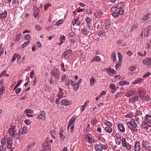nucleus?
Masks as SVG:
<instances>
[{"mask_svg": "<svg viewBox=\"0 0 151 151\" xmlns=\"http://www.w3.org/2000/svg\"><path fill=\"white\" fill-rule=\"evenodd\" d=\"M117 54L119 60L118 62L116 63L115 67L116 69L117 70H119L121 68V63L122 59V56L119 52H118Z\"/></svg>", "mask_w": 151, "mask_h": 151, "instance_id": "nucleus-6", "label": "nucleus"}, {"mask_svg": "<svg viewBox=\"0 0 151 151\" xmlns=\"http://www.w3.org/2000/svg\"><path fill=\"white\" fill-rule=\"evenodd\" d=\"M58 98L60 99L64 97V94L63 92H59L58 95Z\"/></svg>", "mask_w": 151, "mask_h": 151, "instance_id": "nucleus-49", "label": "nucleus"}, {"mask_svg": "<svg viewBox=\"0 0 151 151\" xmlns=\"http://www.w3.org/2000/svg\"><path fill=\"white\" fill-rule=\"evenodd\" d=\"M120 85L122 86L125 85H129V83L125 81H122L119 82Z\"/></svg>", "mask_w": 151, "mask_h": 151, "instance_id": "nucleus-39", "label": "nucleus"}, {"mask_svg": "<svg viewBox=\"0 0 151 151\" xmlns=\"http://www.w3.org/2000/svg\"><path fill=\"white\" fill-rule=\"evenodd\" d=\"M66 40V37L64 35H62L60 36V42H59L58 45H61L62 44L63 42H64Z\"/></svg>", "mask_w": 151, "mask_h": 151, "instance_id": "nucleus-26", "label": "nucleus"}, {"mask_svg": "<svg viewBox=\"0 0 151 151\" xmlns=\"http://www.w3.org/2000/svg\"><path fill=\"white\" fill-rule=\"evenodd\" d=\"M21 90V89L20 88H18L17 89L15 90V92L17 94H18L20 93Z\"/></svg>", "mask_w": 151, "mask_h": 151, "instance_id": "nucleus-64", "label": "nucleus"}, {"mask_svg": "<svg viewBox=\"0 0 151 151\" xmlns=\"http://www.w3.org/2000/svg\"><path fill=\"white\" fill-rule=\"evenodd\" d=\"M42 147L43 151H51V145L49 144L48 140H45L42 144Z\"/></svg>", "mask_w": 151, "mask_h": 151, "instance_id": "nucleus-5", "label": "nucleus"}, {"mask_svg": "<svg viewBox=\"0 0 151 151\" xmlns=\"http://www.w3.org/2000/svg\"><path fill=\"white\" fill-rule=\"evenodd\" d=\"M95 150L96 151H102L103 150L102 145L97 144L94 147Z\"/></svg>", "mask_w": 151, "mask_h": 151, "instance_id": "nucleus-19", "label": "nucleus"}, {"mask_svg": "<svg viewBox=\"0 0 151 151\" xmlns=\"http://www.w3.org/2000/svg\"><path fill=\"white\" fill-rule=\"evenodd\" d=\"M151 126V115L146 114L141 124L142 127L144 129L147 130Z\"/></svg>", "mask_w": 151, "mask_h": 151, "instance_id": "nucleus-2", "label": "nucleus"}, {"mask_svg": "<svg viewBox=\"0 0 151 151\" xmlns=\"http://www.w3.org/2000/svg\"><path fill=\"white\" fill-rule=\"evenodd\" d=\"M102 145L103 147V149H104V150H106L108 147L107 145L106 144H103Z\"/></svg>", "mask_w": 151, "mask_h": 151, "instance_id": "nucleus-58", "label": "nucleus"}, {"mask_svg": "<svg viewBox=\"0 0 151 151\" xmlns=\"http://www.w3.org/2000/svg\"><path fill=\"white\" fill-rule=\"evenodd\" d=\"M117 6L118 9H123L124 6V3L121 2L118 3Z\"/></svg>", "mask_w": 151, "mask_h": 151, "instance_id": "nucleus-31", "label": "nucleus"}, {"mask_svg": "<svg viewBox=\"0 0 151 151\" xmlns=\"http://www.w3.org/2000/svg\"><path fill=\"white\" fill-rule=\"evenodd\" d=\"M8 132L9 134L11 136L15 137L17 134L16 126H12L8 130Z\"/></svg>", "mask_w": 151, "mask_h": 151, "instance_id": "nucleus-7", "label": "nucleus"}, {"mask_svg": "<svg viewBox=\"0 0 151 151\" xmlns=\"http://www.w3.org/2000/svg\"><path fill=\"white\" fill-rule=\"evenodd\" d=\"M15 55V58L17 60V63L19 64H20L19 62V60L21 58V56L17 54H14Z\"/></svg>", "mask_w": 151, "mask_h": 151, "instance_id": "nucleus-36", "label": "nucleus"}, {"mask_svg": "<svg viewBox=\"0 0 151 151\" xmlns=\"http://www.w3.org/2000/svg\"><path fill=\"white\" fill-rule=\"evenodd\" d=\"M96 82L95 79L93 78H91L90 79V85L92 86Z\"/></svg>", "mask_w": 151, "mask_h": 151, "instance_id": "nucleus-46", "label": "nucleus"}, {"mask_svg": "<svg viewBox=\"0 0 151 151\" xmlns=\"http://www.w3.org/2000/svg\"><path fill=\"white\" fill-rule=\"evenodd\" d=\"M107 126H111L112 125V124L109 121H107L104 123Z\"/></svg>", "mask_w": 151, "mask_h": 151, "instance_id": "nucleus-55", "label": "nucleus"}, {"mask_svg": "<svg viewBox=\"0 0 151 151\" xmlns=\"http://www.w3.org/2000/svg\"><path fill=\"white\" fill-rule=\"evenodd\" d=\"M143 79L140 78H138L136 79L132 83L133 84H135L137 83H139L142 82Z\"/></svg>", "mask_w": 151, "mask_h": 151, "instance_id": "nucleus-25", "label": "nucleus"}, {"mask_svg": "<svg viewBox=\"0 0 151 151\" xmlns=\"http://www.w3.org/2000/svg\"><path fill=\"white\" fill-rule=\"evenodd\" d=\"M116 55L115 52H114L112 53V57L111 59L114 62H115L116 60Z\"/></svg>", "mask_w": 151, "mask_h": 151, "instance_id": "nucleus-38", "label": "nucleus"}, {"mask_svg": "<svg viewBox=\"0 0 151 151\" xmlns=\"http://www.w3.org/2000/svg\"><path fill=\"white\" fill-rule=\"evenodd\" d=\"M112 16L115 18L118 17L119 16V13L117 12H115L112 14Z\"/></svg>", "mask_w": 151, "mask_h": 151, "instance_id": "nucleus-57", "label": "nucleus"}, {"mask_svg": "<svg viewBox=\"0 0 151 151\" xmlns=\"http://www.w3.org/2000/svg\"><path fill=\"white\" fill-rule=\"evenodd\" d=\"M51 6V4H50L49 3H48L47 4H46L45 6H44V9L45 10H46L48 8L50 7Z\"/></svg>", "mask_w": 151, "mask_h": 151, "instance_id": "nucleus-54", "label": "nucleus"}, {"mask_svg": "<svg viewBox=\"0 0 151 151\" xmlns=\"http://www.w3.org/2000/svg\"><path fill=\"white\" fill-rule=\"evenodd\" d=\"M21 36V34H19V35H17L16 39V41L17 42H18L19 41Z\"/></svg>", "mask_w": 151, "mask_h": 151, "instance_id": "nucleus-59", "label": "nucleus"}, {"mask_svg": "<svg viewBox=\"0 0 151 151\" xmlns=\"http://www.w3.org/2000/svg\"><path fill=\"white\" fill-rule=\"evenodd\" d=\"M137 95L135 96L134 97H132L129 99V102L132 103H133L138 100V98Z\"/></svg>", "mask_w": 151, "mask_h": 151, "instance_id": "nucleus-21", "label": "nucleus"}, {"mask_svg": "<svg viewBox=\"0 0 151 151\" xmlns=\"http://www.w3.org/2000/svg\"><path fill=\"white\" fill-rule=\"evenodd\" d=\"M63 105L67 106L70 104V102L67 99H63L62 101Z\"/></svg>", "mask_w": 151, "mask_h": 151, "instance_id": "nucleus-29", "label": "nucleus"}, {"mask_svg": "<svg viewBox=\"0 0 151 151\" xmlns=\"http://www.w3.org/2000/svg\"><path fill=\"white\" fill-rule=\"evenodd\" d=\"M127 125L132 131L136 132L137 131V125L134 119H131L129 122H127Z\"/></svg>", "mask_w": 151, "mask_h": 151, "instance_id": "nucleus-3", "label": "nucleus"}, {"mask_svg": "<svg viewBox=\"0 0 151 151\" xmlns=\"http://www.w3.org/2000/svg\"><path fill=\"white\" fill-rule=\"evenodd\" d=\"M108 72L109 75L113 76L115 74L116 72L113 69L109 68L107 70Z\"/></svg>", "mask_w": 151, "mask_h": 151, "instance_id": "nucleus-20", "label": "nucleus"}, {"mask_svg": "<svg viewBox=\"0 0 151 151\" xmlns=\"http://www.w3.org/2000/svg\"><path fill=\"white\" fill-rule=\"evenodd\" d=\"M149 144L148 140L144 139L142 140V144L143 147L146 148L147 145Z\"/></svg>", "mask_w": 151, "mask_h": 151, "instance_id": "nucleus-27", "label": "nucleus"}, {"mask_svg": "<svg viewBox=\"0 0 151 151\" xmlns=\"http://www.w3.org/2000/svg\"><path fill=\"white\" fill-rule=\"evenodd\" d=\"M7 11L5 10L4 12L0 14V18L1 19H5L7 16Z\"/></svg>", "mask_w": 151, "mask_h": 151, "instance_id": "nucleus-23", "label": "nucleus"}, {"mask_svg": "<svg viewBox=\"0 0 151 151\" xmlns=\"http://www.w3.org/2000/svg\"><path fill=\"white\" fill-rule=\"evenodd\" d=\"M61 69H62V70L64 72H65V68H64V64L63 63L61 65Z\"/></svg>", "mask_w": 151, "mask_h": 151, "instance_id": "nucleus-62", "label": "nucleus"}, {"mask_svg": "<svg viewBox=\"0 0 151 151\" xmlns=\"http://www.w3.org/2000/svg\"><path fill=\"white\" fill-rule=\"evenodd\" d=\"M72 51L70 50H66L63 54V56L66 59L69 57L71 54H72Z\"/></svg>", "mask_w": 151, "mask_h": 151, "instance_id": "nucleus-12", "label": "nucleus"}, {"mask_svg": "<svg viewBox=\"0 0 151 151\" xmlns=\"http://www.w3.org/2000/svg\"><path fill=\"white\" fill-rule=\"evenodd\" d=\"M118 127L122 132L125 131V129L124 125L122 124H118Z\"/></svg>", "mask_w": 151, "mask_h": 151, "instance_id": "nucleus-28", "label": "nucleus"}, {"mask_svg": "<svg viewBox=\"0 0 151 151\" xmlns=\"http://www.w3.org/2000/svg\"><path fill=\"white\" fill-rule=\"evenodd\" d=\"M149 16L150 15L149 14H147L146 15L144 16L142 18V20L144 21L147 20L148 19L149 17Z\"/></svg>", "mask_w": 151, "mask_h": 151, "instance_id": "nucleus-37", "label": "nucleus"}, {"mask_svg": "<svg viewBox=\"0 0 151 151\" xmlns=\"http://www.w3.org/2000/svg\"><path fill=\"white\" fill-rule=\"evenodd\" d=\"M105 130L107 133H110L112 131V128L106 126L105 128Z\"/></svg>", "mask_w": 151, "mask_h": 151, "instance_id": "nucleus-33", "label": "nucleus"}, {"mask_svg": "<svg viewBox=\"0 0 151 151\" xmlns=\"http://www.w3.org/2000/svg\"><path fill=\"white\" fill-rule=\"evenodd\" d=\"M134 94V91H130L127 92L125 94V96L128 97H131L133 96Z\"/></svg>", "mask_w": 151, "mask_h": 151, "instance_id": "nucleus-32", "label": "nucleus"}, {"mask_svg": "<svg viewBox=\"0 0 151 151\" xmlns=\"http://www.w3.org/2000/svg\"><path fill=\"white\" fill-rule=\"evenodd\" d=\"M35 28L38 31H40L41 30L42 27L38 25H36L35 26Z\"/></svg>", "mask_w": 151, "mask_h": 151, "instance_id": "nucleus-60", "label": "nucleus"}, {"mask_svg": "<svg viewBox=\"0 0 151 151\" xmlns=\"http://www.w3.org/2000/svg\"><path fill=\"white\" fill-rule=\"evenodd\" d=\"M1 145H0V151H6V147L5 145L6 144L8 149L11 148L12 146V141L11 139L4 138L1 141Z\"/></svg>", "mask_w": 151, "mask_h": 151, "instance_id": "nucleus-1", "label": "nucleus"}, {"mask_svg": "<svg viewBox=\"0 0 151 151\" xmlns=\"http://www.w3.org/2000/svg\"><path fill=\"white\" fill-rule=\"evenodd\" d=\"M25 123L27 125H29L32 122L31 120L29 119L25 120L24 121Z\"/></svg>", "mask_w": 151, "mask_h": 151, "instance_id": "nucleus-51", "label": "nucleus"}, {"mask_svg": "<svg viewBox=\"0 0 151 151\" xmlns=\"http://www.w3.org/2000/svg\"><path fill=\"white\" fill-rule=\"evenodd\" d=\"M121 10H119L118 11L119 14L122 15H123L125 11L123 9H121Z\"/></svg>", "mask_w": 151, "mask_h": 151, "instance_id": "nucleus-53", "label": "nucleus"}, {"mask_svg": "<svg viewBox=\"0 0 151 151\" xmlns=\"http://www.w3.org/2000/svg\"><path fill=\"white\" fill-rule=\"evenodd\" d=\"M73 86V89L75 91L77 90L79 88V86H78L77 84H76Z\"/></svg>", "mask_w": 151, "mask_h": 151, "instance_id": "nucleus-63", "label": "nucleus"}, {"mask_svg": "<svg viewBox=\"0 0 151 151\" xmlns=\"http://www.w3.org/2000/svg\"><path fill=\"white\" fill-rule=\"evenodd\" d=\"M135 118L136 119V121L137 122H140L142 120L143 118L141 117V116H135Z\"/></svg>", "mask_w": 151, "mask_h": 151, "instance_id": "nucleus-35", "label": "nucleus"}, {"mask_svg": "<svg viewBox=\"0 0 151 151\" xmlns=\"http://www.w3.org/2000/svg\"><path fill=\"white\" fill-rule=\"evenodd\" d=\"M122 143L123 147L125 145L128 143L127 142L124 138H122Z\"/></svg>", "mask_w": 151, "mask_h": 151, "instance_id": "nucleus-42", "label": "nucleus"}, {"mask_svg": "<svg viewBox=\"0 0 151 151\" xmlns=\"http://www.w3.org/2000/svg\"><path fill=\"white\" fill-rule=\"evenodd\" d=\"M110 88L112 90H114V91H116V86L113 84H111L109 86Z\"/></svg>", "mask_w": 151, "mask_h": 151, "instance_id": "nucleus-44", "label": "nucleus"}, {"mask_svg": "<svg viewBox=\"0 0 151 151\" xmlns=\"http://www.w3.org/2000/svg\"><path fill=\"white\" fill-rule=\"evenodd\" d=\"M107 21H106L104 24H105V27L106 30H108L111 27V24L110 23H107Z\"/></svg>", "mask_w": 151, "mask_h": 151, "instance_id": "nucleus-34", "label": "nucleus"}, {"mask_svg": "<svg viewBox=\"0 0 151 151\" xmlns=\"http://www.w3.org/2000/svg\"><path fill=\"white\" fill-rule=\"evenodd\" d=\"M33 112V111L31 109H28L25 110L24 111L25 114H32Z\"/></svg>", "mask_w": 151, "mask_h": 151, "instance_id": "nucleus-43", "label": "nucleus"}, {"mask_svg": "<svg viewBox=\"0 0 151 151\" xmlns=\"http://www.w3.org/2000/svg\"><path fill=\"white\" fill-rule=\"evenodd\" d=\"M133 116V114L132 113H130L127 114L125 116L126 118H131Z\"/></svg>", "mask_w": 151, "mask_h": 151, "instance_id": "nucleus-52", "label": "nucleus"}, {"mask_svg": "<svg viewBox=\"0 0 151 151\" xmlns=\"http://www.w3.org/2000/svg\"><path fill=\"white\" fill-rule=\"evenodd\" d=\"M85 141L89 143H91L93 141L92 135L91 134H87L86 137Z\"/></svg>", "mask_w": 151, "mask_h": 151, "instance_id": "nucleus-11", "label": "nucleus"}, {"mask_svg": "<svg viewBox=\"0 0 151 151\" xmlns=\"http://www.w3.org/2000/svg\"><path fill=\"white\" fill-rule=\"evenodd\" d=\"M106 95V92L105 91H102L100 94L98 96L100 98L101 97H102L103 96L105 95Z\"/></svg>", "mask_w": 151, "mask_h": 151, "instance_id": "nucleus-56", "label": "nucleus"}, {"mask_svg": "<svg viewBox=\"0 0 151 151\" xmlns=\"http://www.w3.org/2000/svg\"><path fill=\"white\" fill-rule=\"evenodd\" d=\"M101 60V58L99 56H97L93 58L91 61V62H92L94 61L99 62Z\"/></svg>", "mask_w": 151, "mask_h": 151, "instance_id": "nucleus-30", "label": "nucleus"}, {"mask_svg": "<svg viewBox=\"0 0 151 151\" xmlns=\"http://www.w3.org/2000/svg\"><path fill=\"white\" fill-rule=\"evenodd\" d=\"M134 149L136 151H139L140 150V143L139 142L136 141L134 145Z\"/></svg>", "mask_w": 151, "mask_h": 151, "instance_id": "nucleus-22", "label": "nucleus"}, {"mask_svg": "<svg viewBox=\"0 0 151 151\" xmlns=\"http://www.w3.org/2000/svg\"><path fill=\"white\" fill-rule=\"evenodd\" d=\"M123 147H125L127 150H130L131 149V145L128 143L127 144L125 145Z\"/></svg>", "mask_w": 151, "mask_h": 151, "instance_id": "nucleus-41", "label": "nucleus"}, {"mask_svg": "<svg viewBox=\"0 0 151 151\" xmlns=\"http://www.w3.org/2000/svg\"><path fill=\"white\" fill-rule=\"evenodd\" d=\"M118 9V7H117V6H113L111 8V12H114L117 11Z\"/></svg>", "mask_w": 151, "mask_h": 151, "instance_id": "nucleus-47", "label": "nucleus"}, {"mask_svg": "<svg viewBox=\"0 0 151 151\" xmlns=\"http://www.w3.org/2000/svg\"><path fill=\"white\" fill-rule=\"evenodd\" d=\"M145 94V90L144 89L139 88L138 89L135 93V95H138L141 97L142 96Z\"/></svg>", "mask_w": 151, "mask_h": 151, "instance_id": "nucleus-10", "label": "nucleus"}, {"mask_svg": "<svg viewBox=\"0 0 151 151\" xmlns=\"http://www.w3.org/2000/svg\"><path fill=\"white\" fill-rule=\"evenodd\" d=\"M107 32H105L104 30H103L99 31L98 34L99 36L106 37L107 35Z\"/></svg>", "mask_w": 151, "mask_h": 151, "instance_id": "nucleus-24", "label": "nucleus"}, {"mask_svg": "<svg viewBox=\"0 0 151 151\" xmlns=\"http://www.w3.org/2000/svg\"><path fill=\"white\" fill-rule=\"evenodd\" d=\"M63 22V20L62 19H60L56 23V25L57 26L59 25L62 24Z\"/></svg>", "mask_w": 151, "mask_h": 151, "instance_id": "nucleus-61", "label": "nucleus"}, {"mask_svg": "<svg viewBox=\"0 0 151 151\" xmlns=\"http://www.w3.org/2000/svg\"><path fill=\"white\" fill-rule=\"evenodd\" d=\"M29 42V40H28L26 41H25L24 43L21 46L22 48H24V47L27 45H28Z\"/></svg>", "mask_w": 151, "mask_h": 151, "instance_id": "nucleus-48", "label": "nucleus"}, {"mask_svg": "<svg viewBox=\"0 0 151 151\" xmlns=\"http://www.w3.org/2000/svg\"><path fill=\"white\" fill-rule=\"evenodd\" d=\"M33 9H34L33 16L35 17H37L40 12V9L38 8L35 6H33Z\"/></svg>", "mask_w": 151, "mask_h": 151, "instance_id": "nucleus-13", "label": "nucleus"}, {"mask_svg": "<svg viewBox=\"0 0 151 151\" xmlns=\"http://www.w3.org/2000/svg\"><path fill=\"white\" fill-rule=\"evenodd\" d=\"M60 72L56 68H54L52 71V75H53L55 78L59 79L60 77Z\"/></svg>", "mask_w": 151, "mask_h": 151, "instance_id": "nucleus-8", "label": "nucleus"}, {"mask_svg": "<svg viewBox=\"0 0 151 151\" xmlns=\"http://www.w3.org/2000/svg\"><path fill=\"white\" fill-rule=\"evenodd\" d=\"M77 118V117L76 116H74L69 121L67 127L68 130H69V128H70L71 129V132H73L74 128L75 122Z\"/></svg>", "mask_w": 151, "mask_h": 151, "instance_id": "nucleus-4", "label": "nucleus"}, {"mask_svg": "<svg viewBox=\"0 0 151 151\" xmlns=\"http://www.w3.org/2000/svg\"><path fill=\"white\" fill-rule=\"evenodd\" d=\"M80 18L79 17H78L76 19H75L74 21L72 22V23H73V26H74L75 25H77L79 26L81 24V22L79 20Z\"/></svg>", "mask_w": 151, "mask_h": 151, "instance_id": "nucleus-17", "label": "nucleus"}, {"mask_svg": "<svg viewBox=\"0 0 151 151\" xmlns=\"http://www.w3.org/2000/svg\"><path fill=\"white\" fill-rule=\"evenodd\" d=\"M141 99L143 101H148L149 100V97L148 96H145L143 97L142 96H141Z\"/></svg>", "mask_w": 151, "mask_h": 151, "instance_id": "nucleus-45", "label": "nucleus"}, {"mask_svg": "<svg viewBox=\"0 0 151 151\" xmlns=\"http://www.w3.org/2000/svg\"><path fill=\"white\" fill-rule=\"evenodd\" d=\"M142 63L145 65H148L149 67H151V57L146 58L142 61Z\"/></svg>", "mask_w": 151, "mask_h": 151, "instance_id": "nucleus-9", "label": "nucleus"}, {"mask_svg": "<svg viewBox=\"0 0 151 151\" xmlns=\"http://www.w3.org/2000/svg\"><path fill=\"white\" fill-rule=\"evenodd\" d=\"M115 141L116 143L118 145H119L121 143V137L118 133H116L115 135Z\"/></svg>", "mask_w": 151, "mask_h": 151, "instance_id": "nucleus-14", "label": "nucleus"}, {"mask_svg": "<svg viewBox=\"0 0 151 151\" xmlns=\"http://www.w3.org/2000/svg\"><path fill=\"white\" fill-rule=\"evenodd\" d=\"M35 73L33 70H32L30 74V77L31 78H33L34 77Z\"/></svg>", "mask_w": 151, "mask_h": 151, "instance_id": "nucleus-50", "label": "nucleus"}, {"mask_svg": "<svg viewBox=\"0 0 151 151\" xmlns=\"http://www.w3.org/2000/svg\"><path fill=\"white\" fill-rule=\"evenodd\" d=\"M38 118L40 119L45 120L46 119L45 113L43 111H41V113L38 116Z\"/></svg>", "mask_w": 151, "mask_h": 151, "instance_id": "nucleus-15", "label": "nucleus"}, {"mask_svg": "<svg viewBox=\"0 0 151 151\" xmlns=\"http://www.w3.org/2000/svg\"><path fill=\"white\" fill-rule=\"evenodd\" d=\"M64 132L62 129H60L59 132L60 137L61 138V141H63L65 138V136L64 135Z\"/></svg>", "mask_w": 151, "mask_h": 151, "instance_id": "nucleus-16", "label": "nucleus"}, {"mask_svg": "<svg viewBox=\"0 0 151 151\" xmlns=\"http://www.w3.org/2000/svg\"><path fill=\"white\" fill-rule=\"evenodd\" d=\"M27 131V127L26 126H24L22 129V134L26 133Z\"/></svg>", "mask_w": 151, "mask_h": 151, "instance_id": "nucleus-40", "label": "nucleus"}, {"mask_svg": "<svg viewBox=\"0 0 151 151\" xmlns=\"http://www.w3.org/2000/svg\"><path fill=\"white\" fill-rule=\"evenodd\" d=\"M90 29V27L89 26V25H88L86 28L83 29L82 32L83 34L87 35L89 32Z\"/></svg>", "mask_w": 151, "mask_h": 151, "instance_id": "nucleus-18", "label": "nucleus"}]
</instances>
